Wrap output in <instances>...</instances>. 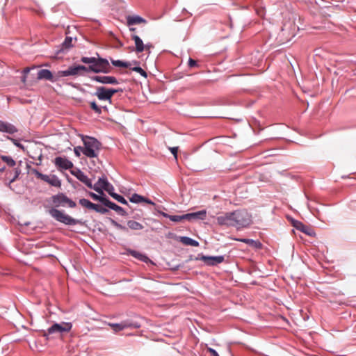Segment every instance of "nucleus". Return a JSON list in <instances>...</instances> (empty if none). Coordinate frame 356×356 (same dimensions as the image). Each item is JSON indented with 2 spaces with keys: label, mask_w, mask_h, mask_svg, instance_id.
Segmentation results:
<instances>
[{
  "label": "nucleus",
  "mask_w": 356,
  "mask_h": 356,
  "mask_svg": "<svg viewBox=\"0 0 356 356\" xmlns=\"http://www.w3.org/2000/svg\"><path fill=\"white\" fill-rule=\"evenodd\" d=\"M81 61L86 64H89L86 67V72L95 73H107L110 67L109 63L107 59L100 57H81Z\"/></svg>",
  "instance_id": "obj_1"
},
{
  "label": "nucleus",
  "mask_w": 356,
  "mask_h": 356,
  "mask_svg": "<svg viewBox=\"0 0 356 356\" xmlns=\"http://www.w3.org/2000/svg\"><path fill=\"white\" fill-rule=\"evenodd\" d=\"M84 145L82 153L88 158H97L99 154L102 144L94 137L82 136Z\"/></svg>",
  "instance_id": "obj_2"
},
{
  "label": "nucleus",
  "mask_w": 356,
  "mask_h": 356,
  "mask_svg": "<svg viewBox=\"0 0 356 356\" xmlns=\"http://www.w3.org/2000/svg\"><path fill=\"white\" fill-rule=\"evenodd\" d=\"M234 227L241 229L249 227L252 222V215L245 209H238L233 211Z\"/></svg>",
  "instance_id": "obj_3"
},
{
  "label": "nucleus",
  "mask_w": 356,
  "mask_h": 356,
  "mask_svg": "<svg viewBox=\"0 0 356 356\" xmlns=\"http://www.w3.org/2000/svg\"><path fill=\"white\" fill-rule=\"evenodd\" d=\"M49 213L56 221L65 225H76L81 223V220L73 218L70 216L66 214L64 211L56 208L50 209L49 210Z\"/></svg>",
  "instance_id": "obj_4"
},
{
  "label": "nucleus",
  "mask_w": 356,
  "mask_h": 356,
  "mask_svg": "<svg viewBox=\"0 0 356 356\" xmlns=\"http://www.w3.org/2000/svg\"><path fill=\"white\" fill-rule=\"evenodd\" d=\"M72 327L70 322H62L60 323H55L50 326L47 332L44 333V336L48 337L49 335H63L64 333L69 332Z\"/></svg>",
  "instance_id": "obj_5"
},
{
  "label": "nucleus",
  "mask_w": 356,
  "mask_h": 356,
  "mask_svg": "<svg viewBox=\"0 0 356 356\" xmlns=\"http://www.w3.org/2000/svg\"><path fill=\"white\" fill-rule=\"evenodd\" d=\"M53 204L56 207H68L70 208H74L76 206L75 202L70 199L65 193H59L51 197Z\"/></svg>",
  "instance_id": "obj_6"
},
{
  "label": "nucleus",
  "mask_w": 356,
  "mask_h": 356,
  "mask_svg": "<svg viewBox=\"0 0 356 356\" xmlns=\"http://www.w3.org/2000/svg\"><path fill=\"white\" fill-rule=\"evenodd\" d=\"M119 91H122V90L106 88L105 87L101 86L97 88L94 95L96 96L99 100L108 101L109 103H111L112 97L115 93Z\"/></svg>",
  "instance_id": "obj_7"
},
{
  "label": "nucleus",
  "mask_w": 356,
  "mask_h": 356,
  "mask_svg": "<svg viewBox=\"0 0 356 356\" xmlns=\"http://www.w3.org/2000/svg\"><path fill=\"white\" fill-rule=\"evenodd\" d=\"M31 173L34 174L38 179L48 183L52 186L54 187H60L61 186V181L59 178L55 175H44L40 172L37 169L33 168L31 169Z\"/></svg>",
  "instance_id": "obj_8"
},
{
  "label": "nucleus",
  "mask_w": 356,
  "mask_h": 356,
  "mask_svg": "<svg viewBox=\"0 0 356 356\" xmlns=\"http://www.w3.org/2000/svg\"><path fill=\"white\" fill-rule=\"evenodd\" d=\"M86 70V66L84 65H72L70 66L67 70H60L58 71V74L60 79L64 76H79L81 75V72Z\"/></svg>",
  "instance_id": "obj_9"
},
{
  "label": "nucleus",
  "mask_w": 356,
  "mask_h": 356,
  "mask_svg": "<svg viewBox=\"0 0 356 356\" xmlns=\"http://www.w3.org/2000/svg\"><path fill=\"white\" fill-rule=\"evenodd\" d=\"M216 220L219 225L234 227L233 211L226 212L217 216Z\"/></svg>",
  "instance_id": "obj_10"
},
{
  "label": "nucleus",
  "mask_w": 356,
  "mask_h": 356,
  "mask_svg": "<svg viewBox=\"0 0 356 356\" xmlns=\"http://www.w3.org/2000/svg\"><path fill=\"white\" fill-rule=\"evenodd\" d=\"M38 79H44L48 80L51 82H56L60 80L58 71L55 73L54 74H52V72L47 69H42L39 70L38 72Z\"/></svg>",
  "instance_id": "obj_11"
},
{
  "label": "nucleus",
  "mask_w": 356,
  "mask_h": 356,
  "mask_svg": "<svg viewBox=\"0 0 356 356\" xmlns=\"http://www.w3.org/2000/svg\"><path fill=\"white\" fill-rule=\"evenodd\" d=\"M109 325L113 329L115 332H118L122 330L125 328L131 327V328H140V324L137 322H129V321H122L120 323H109Z\"/></svg>",
  "instance_id": "obj_12"
},
{
  "label": "nucleus",
  "mask_w": 356,
  "mask_h": 356,
  "mask_svg": "<svg viewBox=\"0 0 356 356\" xmlns=\"http://www.w3.org/2000/svg\"><path fill=\"white\" fill-rule=\"evenodd\" d=\"M200 259L207 266H215L222 263L224 261V257L220 256H205L202 255Z\"/></svg>",
  "instance_id": "obj_13"
},
{
  "label": "nucleus",
  "mask_w": 356,
  "mask_h": 356,
  "mask_svg": "<svg viewBox=\"0 0 356 356\" xmlns=\"http://www.w3.org/2000/svg\"><path fill=\"white\" fill-rule=\"evenodd\" d=\"M54 164L57 168L62 170H70L73 168L72 162L65 157H56Z\"/></svg>",
  "instance_id": "obj_14"
},
{
  "label": "nucleus",
  "mask_w": 356,
  "mask_h": 356,
  "mask_svg": "<svg viewBox=\"0 0 356 356\" xmlns=\"http://www.w3.org/2000/svg\"><path fill=\"white\" fill-rule=\"evenodd\" d=\"M72 174L89 188H92V180L81 170L77 169L71 172Z\"/></svg>",
  "instance_id": "obj_15"
},
{
  "label": "nucleus",
  "mask_w": 356,
  "mask_h": 356,
  "mask_svg": "<svg viewBox=\"0 0 356 356\" xmlns=\"http://www.w3.org/2000/svg\"><path fill=\"white\" fill-rule=\"evenodd\" d=\"M91 79L103 84H118V81L113 76H94Z\"/></svg>",
  "instance_id": "obj_16"
},
{
  "label": "nucleus",
  "mask_w": 356,
  "mask_h": 356,
  "mask_svg": "<svg viewBox=\"0 0 356 356\" xmlns=\"http://www.w3.org/2000/svg\"><path fill=\"white\" fill-rule=\"evenodd\" d=\"M108 180L106 177H99L98 181L94 184H92V188L94 189L100 195H104V190L106 186H108Z\"/></svg>",
  "instance_id": "obj_17"
},
{
  "label": "nucleus",
  "mask_w": 356,
  "mask_h": 356,
  "mask_svg": "<svg viewBox=\"0 0 356 356\" xmlns=\"http://www.w3.org/2000/svg\"><path fill=\"white\" fill-rule=\"evenodd\" d=\"M126 20L128 26L147 23V20L145 18L136 15L127 16Z\"/></svg>",
  "instance_id": "obj_18"
},
{
  "label": "nucleus",
  "mask_w": 356,
  "mask_h": 356,
  "mask_svg": "<svg viewBox=\"0 0 356 356\" xmlns=\"http://www.w3.org/2000/svg\"><path fill=\"white\" fill-rule=\"evenodd\" d=\"M17 131V129L13 124L0 120V132L13 134Z\"/></svg>",
  "instance_id": "obj_19"
},
{
  "label": "nucleus",
  "mask_w": 356,
  "mask_h": 356,
  "mask_svg": "<svg viewBox=\"0 0 356 356\" xmlns=\"http://www.w3.org/2000/svg\"><path fill=\"white\" fill-rule=\"evenodd\" d=\"M207 216L206 210H201L197 212L188 213L186 214V220L193 221L195 220H204Z\"/></svg>",
  "instance_id": "obj_20"
},
{
  "label": "nucleus",
  "mask_w": 356,
  "mask_h": 356,
  "mask_svg": "<svg viewBox=\"0 0 356 356\" xmlns=\"http://www.w3.org/2000/svg\"><path fill=\"white\" fill-rule=\"evenodd\" d=\"M131 39L135 43V51L136 53H141L145 51V47L141 38L136 34L131 35Z\"/></svg>",
  "instance_id": "obj_21"
},
{
  "label": "nucleus",
  "mask_w": 356,
  "mask_h": 356,
  "mask_svg": "<svg viewBox=\"0 0 356 356\" xmlns=\"http://www.w3.org/2000/svg\"><path fill=\"white\" fill-rule=\"evenodd\" d=\"M105 206L112 210L115 211L118 214H120L122 216H125L127 214L122 207L117 205L115 203L110 201L109 200H108Z\"/></svg>",
  "instance_id": "obj_22"
},
{
  "label": "nucleus",
  "mask_w": 356,
  "mask_h": 356,
  "mask_svg": "<svg viewBox=\"0 0 356 356\" xmlns=\"http://www.w3.org/2000/svg\"><path fill=\"white\" fill-rule=\"evenodd\" d=\"M88 195L92 200L102 202L104 206L108 200L105 195H97L93 192H89Z\"/></svg>",
  "instance_id": "obj_23"
},
{
  "label": "nucleus",
  "mask_w": 356,
  "mask_h": 356,
  "mask_svg": "<svg viewBox=\"0 0 356 356\" xmlns=\"http://www.w3.org/2000/svg\"><path fill=\"white\" fill-rule=\"evenodd\" d=\"M293 225L294 227H296L297 229L301 231L303 233H305L308 235H311V234L309 232V227L304 225L302 222L298 220H294L293 222Z\"/></svg>",
  "instance_id": "obj_24"
},
{
  "label": "nucleus",
  "mask_w": 356,
  "mask_h": 356,
  "mask_svg": "<svg viewBox=\"0 0 356 356\" xmlns=\"http://www.w3.org/2000/svg\"><path fill=\"white\" fill-rule=\"evenodd\" d=\"M180 241L186 245H191L193 247H197L199 245L198 241L188 236H181L180 238Z\"/></svg>",
  "instance_id": "obj_25"
},
{
  "label": "nucleus",
  "mask_w": 356,
  "mask_h": 356,
  "mask_svg": "<svg viewBox=\"0 0 356 356\" xmlns=\"http://www.w3.org/2000/svg\"><path fill=\"white\" fill-rule=\"evenodd\" d=\"M127 226L128 228L132 230H140L143 229L144 227L143 225L140 222L132 220L127 221Z\"/></svg>",
  "instance_id": "obj_26"
},
{
  "label": "nucleus",
  "mask_w": 356,
  "mask_h": 356,
  "mask_svg": "<svg viewBox=\"0 0 356 356\" xmlns=\"http://www.w3.org/2000/svg\"><path fill=\"white\" fill-rule=\"evenodd\" d=\"M111 63L115 67H131V63L129 62H125L120 60H111Z\"/></svg>",
  "instance_id": "obj_27"
},
{
  "label": "nucleus",
  "mask_w": 356,
  "mask_h": 356,
  "mask_svg": "<svg viewBox=\"0 0 356 356\" xmlns=\"http://www.w3.org/2000/svg\"><path fill=\"white\" fill-rule=\"evenodd\" d=\"M1 159L3 162H5L9 167H13L16 164L15 160L10 156L2 155L1 156Z\"/></svg>",
  "instance_id": "obj_28"
},
{
  "label": "nucleus",
  "mask_w": 356,
  "mask_h": 356,
  "mask_svg": "<svg viewBox=\"0 0 356 356\" xmlns=\"http://www.w3.org/2000/svg\"><path fill=\"white\" fill-rule=\"evenodd\" d=\"M240 241L243 242L249 245H253L256 248H261V243L258 241H254L253 239H249V238H243L240 239Z\"/></svg>",
  "instance_id": "obj_29"
},
{
  "label": "nucleus",
  "mask_w": 356,
  "mask_h": 356,
  "mask_svg": "<svg viewBox=\"0 0 356 356\" xmlns=\"http://www.w3.org/2000/svg\"><path fill=\"white\" fill-rule=\"evenodd\" d=\"M129 254H131L134 257H135L136 259H138L140 261H145V259H147V257L145 255H144V254H141V253H140V252H137L136 250H129Z\"/></svg>",
  "instance_id": "obj_30"
},
{
  "label": "nucleus",
  "mask_w": 356,
  "mask_h": 356,
  "mask_svg": "<svg viewBox=\"0 0 356 356\" xmlns=\"http://www.w3.org/2000/svg\"><path fill=\"white\" fill-rule=\"evenodd\" d=\"M143 200H145V197L142 195H140L137 193H134L131 195V197H130V202H133V203H140V202H143Z\"/></svg>",
  "instance_id": "obj_31"
},
{
  "label": "nucleus",
  "mask_w": 356,
  "mask_h": 356,
  "mask_svg": "<svg viewBox=\"0 0 356 356\" xmlns=\"http://www.w3.org/2000/svg\"><path fill=\"white\" fill-rule=\"evenodd\" d=\"M111 197L123 204H127V201L126 200V199L123 196L116 193H115L114 194H111Z\"/></svg>",
  "instance_id": "obj_32"
},
{
  "label": "nucleus",
  "mask_w": 356,
  "mask_h": 356,
  "mask_svg": "<svg viewBox=\"0 0 356 356\" xmlns=\"http://www.w3.org/2000/svg\"><path fill=\"white\" fill-rule=\"evenodd\" d=\"M90 108L95 111V113L99 115L102 113V108L98 106L95 101L90 102Z\"/></svg>",
  "instance_id": "obj_33"
},
{
  "label": "nucleus",
  "mask_w": 356,
  "mask_h": 356,
  "mask_svg": "<svg viewBox=\"0 0 356 356\" xmlns=\"http://www.w3.org/2000/svg\"><path fill=\"white\" fill-rule=\"evenodd\" d=\"M63 48L68 49L72 46V38L66 37L62 43Z\"/></svg>",
  "instance_id": "obj_34"
},
{
  "label": "nucleus",
  "mask_w": 356,
  "mask_h": 356,
  "mask_svg": "<svg viewBox=\"0 0 356 356\" xmlns=\"http://www.w3.org/2000/svg\"><path fill=\"white\" fill-rule=\"evenodd\" d=\"M170 220L173 222H180L182 220H186V214L181 216L171 215L170 217Z\"/></svg>",
  "instance_id": "obj_35"
},
{
  "label": "nucleus",
  "mask_w": 356,
  "mask_h": 356,
  "mask_svg": "<svg viewBox=\"0 0 356 356\" xmlns=\"http://www.w3.org/2000/svg\"><path fill=\"white\" fill-rule=\"evenodd\" d=\"M111 224L115 227H116L117 229H120V230H123L124 232H127L128 231V227H127L126 226H124L120 223H118V222H116L115 220H111Z\"/></svg>",
  "instance_id": "obj_36"
},
{
  "label": "nucleus",
  "mask_w": 356,
  "mask_h": 356,
  "mask_svg": "<svg viewBox=\"0 0 356 356\" xmlns=\"http://www.w3.org/2000/svg\"><path fill=\"white\" fill-rule=\"evenodd\" d=\"M79 202L82 207H86L88 209H90V205L92 204L90 201L85 198L80 199Z\"/></svg>",
  "instance_id": "obj_37"
},
{
  "label": "nucleus",
  "mask_w": 356,
  "mask_h": 356,
  "mask_svg": "<svg viewBox=\"0 0 356 356\" xmlns=\"http://www.w3.org/2000/svg\"><path fill=\"white\" fill-rule=\"evenodd\" d=\"M131 70L134 72L139 73L143 77L146 78L147 76V72L139 66L134 67L131 68Z\"/></svg>",
  "instance_id": "obj_38"
},
{
  "label": "nucleus",
  "mask_w": 356,
  "mask_h": 356,
  "mask_svg": "<svg viewBox=\"0 0 356 356\" xmlns=\"http://www.w3.org/2000/svg\"><path fill=\"white\" fill-rule=\"evenodd\" d=\"M7 138L13 142V143L16 146L22 149H24V145L21 144L17 140L13 138L10 136H7Z\"/></svg>",
  "instance_id": "obj_39"
},
{
  "label": "nucleus",
  "mask_w": 356,
  "mask_h": 356,
  "mask_svg": "<svg viewBox=\"0 0 356 356\" xmlns=\"http://www.w3.org/2000/svg\"><path fill=\"white\" fill-rule=\"evenodd\" d=\"M104 191H106V192H108V193L111 196V194L115 193L113 186L111 184H110L108 181V186H106Z\"/></svg>",
  "instance_id": "obj_40"
},
{
  "label": "nucleus",
  "mask_w": 356,
  "mask_h": 356,
  "mask_svg": "<svg viewBox=\"0 0 356 356\" xmlns=\"http://www.w3.org/2000/svg\"><path fill=\"white\" fill-rule=\"evenodd\" d=\"M83 149V147H81V146H76L74 148V152L76 157H80L81 152H82Z\"/></svg>",
  "instance_id": "obj_41"
},
{
  "label": "nucleus",
  "mask_w": 356,
  "mask_h": 356,
  "mask_svg": "<svg viewBox=\"0 0 356 356\" xmlns=\"http://www.w3.org/2000/svg\"><path fill=\"white\" fill-rule=\"evenodd\" d=\"M21 173V170L19 168H17L15 169V175L14 177L10 180V184L13 183L15 181V179L19 177V175Z\"/></svg>",
  "instance_id": "obj_42"
},
{
  "label": "nucleus",
  "mask_w": 356,
  "mask_h": 356,
  "mask_svg": "<svg viewBox=\"0 0 356 356\" xmlns=\"http://www.w3.org/2000/svg\"><path fill=\"white\" fill-rule=\"evenodd\" d=\"M170 151L173 154L174 157L177 159L178 147H169Z\"/></svg>",
  "instance_id": "obj_43"
},
{
  "label": "nucleus",
  "mask_w": 356,
  "mask_h": 356,
  "mask_svg": "<svg viewBox=\"0 0 356 356\" xmlns=\"http://www.w3.org/2000/svg\"><path fill=\"white\" fill-rule=\"evenodd\" d=\"M197 65V61L190 58L189 60H188V66L190 67H195Z\"/></svg>",
  "instance_id": "obj_44"
},
{
  "label": "nucleus",
  "mask_w": 356,
  "mask_h": 356,
  "mask_svg": "<svg viewBox=\"0 0 356 356\" xmlns=\"http://www.w3.org/2000/svg\"><path fill=\"white\" fill-rule=\"evenodd\" d=\"M207 350L211 353V356H219L218 353L212 348H207Z\"/></svg>",
  "instance_id": "obj_45"
},
{
  "label": "nucleus",
  "mask_w": 356,
  "mask_h": 356,
  "mask_svg": "<svg viewBox=\"0 0 356 356\" xmlns=\"http://www.w3.org/2000/svg\"><path fill=\"white\" fill-rule=\"evenodd\" d=\"M99 205L94 204L92 202L90 207L89 209L94 210L96 212H97V210L99 209Z\"/></svg>",
  "instance_id": "obj_46"
},
{
  "label": "nucleus",
  "mask_w": 356,
  "mask_h": 356,
  "mask_svg": "<svg viewBox=\"0 0 356 356\" xmlns=\"http://www.w3.org/2000/svg\"><path fill=\"white\" fill-rule=\"evenodd\" d=\"M108 211L107 209L102 207L99 206V209L97 210V213H100L102 214H104L107 213Z\"/></svg>",
  "instance_id": "obj_47"
},
{
  "label": "nucleus",
  "mask_w": 356,
  "mask_h": 356,
  "mask_svg": "<svg viewBox=\"0 0 356 356\" xmlns=\"http://www.w3.org/2000/svg\"><path fill=\"white\" fill-rule=\"evenodd\" d=\"M145 51H147L148 52V54L150 53V49L152 47V45L151 43H147L146 44H145Z\"/></svg>",
  "instance_id": "obj_48"
},
{
  "label": "nucleus",
  "mask_w": 356,
  "mask_h": 356,
  "mask_svg": "<svg viewBox=\"0 0 356 356\" xmlns=\"http://www.w3.org/2000/svg\"><path fill=\"white\" fill-rule=\"evenodd\" d=\"M159 213H160L161 215H162L163 217L167 218H169V219H170V216H171V215H169V214H168V213H165V212H163V211H160V212H159Z\"/></svg>",
  "instance_id": "obj_49"
},
{
  "label": "nucleus",
  "mask_w": 356,
  "mask_h": 356,
  "mask_svg": "<svg viewBox=\"0 0 356 356\" xmlns=\"http://www.w3.org/2000/svg\"><path fill=\"white\" fill-rule=\"evenodd\" d=\"M143 202H146L147 204H149L154 205V203L151 200L145 198V200H143Z\"/></svg>",
  "instance_id": "obj_50"
},
{
  "label": "nucleus",
  "mask_w": 356,
  "mask_h": 356,
  "mask_svg": "<svg viewBox=\"0 0 356 356\" xmlns=\"http://www.w3.org/2000/svg\"><path fill=\"white\" fill-rule=\"evenodd\" d=\"M29 72H30V68H29V67H26L23 70V72H24V74H28Z\"/></svg>",
  "instance_id": "obj_51"
},
{
  "label": "nucleus",
  "mask_w": 356,
  "mask_h": 356,
  "mask_svg": "<svg viewBox=\"0 0 356 356\" xmlns=\"http://www.w3.org/2000/svg\"><path fill=\"white\" fill-rule=\"evenodd\" d=\"M136 28H134V27H131V26H129V31H130L131 32H135V31H136Z\"/></svg>",
  "instance_id": "obj_52"
},
{
  "label": "nucleus",
  "mask_w": 356,
  "mask_h": 356,
  "mask_svg": "<svg viewBox=\"0 0 356 356\" xmlns=\"http://www.w3.org/2000/svg\"><path fill=\"white\" fill-rule=\"evenodd\" d=\"M100 107L102 108V109H104V110H105V111H107V110H108L107 106H100Z\"/></svg>",
  "instance_id": "obj_53"
},
{
  "label": "nucleus",
  "mask_w": 356,
  "mask_h": 356,
  "mask_svg": "<svg viewBox=\"0 0 356 356\" xmlns=\"http://www.w3.org/2000/svg\"><path fill=\"white\" fill-rule=\"evenodd\" d=\"M5 170V167H2L0 168V172H3Z\"/></svg>",
  "instance_id": "obj_54"
},
{
  "label": "nucleus",
  "mask_w": 356,
  "mask_h": 356,
  "mask_svg": "<svg viewBox=\"0 0 356 356\" xmlns=\"http://www.w3.org/2000/svg\"><path fill=\"white\" fill-rule=\"evenodd\" d=\"M25 79H26V77L24 76V77H23L22 81H25Z\"/></svg>",
  "instance_id": "obj_55"
}]
</instances>
